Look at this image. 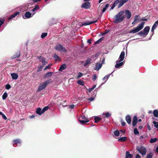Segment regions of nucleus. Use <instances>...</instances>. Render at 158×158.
I'll use <instances>...</instances> for the list:
<instances>
[{
    "label": "nucleus",
    "mask_w": 158,
    "mask_h": 158,
    "mask_svg": "<svg viewBox=\"0 0 158 158\" xmlns=\"http://www.w3.org/2000/svg\"><path fill=\"white\" fill-rule=\"evenodd\" d=\"M125 53L124 51L121 52L118 59L116 61V64L115 66L116 68H118L123 64L124 62L122 61L124 60L125 57Z\"/></svg>",
    "instance_id": "f257e3e1"
},
{
    "label": "nucleus",
    "mask_w": 158,
    "mask_h": 158,
    "mask_svg": "<svg viewBox=\"0 0 158 158\" xmlns=\"http://www.w3.org/2000/svg\"><path fill=\"white\" fill-rule=\"evenodd\" d=\"M124 13L123 11H120L118 14L115 15L114 19V22L115 23H118L123 20L125 16L123 15Z\"/></svg>",
    "instance_id": "f03ea898"
},
{
    "label": "nucleus",
    "mask_w": 158,
    "mask_h": 158,
    "mask_svg": "<svg viewBox=\"0 0 158 158\" xmlns=\"http://www.w3.org/2000/svg\"><path fill=\"white\" fill-rule=\"evenodd\" d=\"M145 23L144 22H142L141 24H139L137 27L135 29L131 30L129 31L130 33H135L137 32H139V31L142 29Z\"/></svg>",
    "instance_id": "7ed1b4c3"
},
{
    "label": "nucleus",
    "mask_w": 158,
    "mask_h": 158,
    "mask_svg": "<svg viewBox=\"0 0 158 158\" xmlns=\"http://www.w3.org/2000/svg\"><path fill=\"white\" fill-rule=\"evenodd\" d=\"M136 150L143 156L145 155L146 154L147 152L146 149L145 147L143 146L140 147H137Z\"/></svg>",
    "instance_id": "20e7f679"
},
{
    "label": "nucleus",
    "mask_w": 158,
    "mask_h": 158,
    "mask_svg": "<svg viewBox=\"0 0 158 158\" xmlns=\"http://www.w3.org/2000/svg\"><path fill=\"white\" fill-rule=\"evenodd\" d=\"M51 82V79H49L48 81H45L40 85L38 89V91H40L44 89L45 88L47 85H48L50 82Z\"/></svg>",
    "instance_id": "39448f33"
},
{
    "label": "nucleus",
    "mask_w": 158,
    "mask_h": 158,
    "mask_svg": "<svg viewBox=\"0 0 158 158\" xmlns=\"http://www.w3.org/2000/svg\"><path fill=\"white\" fill-rule=\"evenodd\" d=\"M55 49L58 51H62L63 52H66V50L65 48L60 44H58L55 47Z\"/></svg>",
    "instance_id": "423d86ee"
},
{
    "label": "nucleus",
    "mask_w": 158,
    "mask_h": 158,
    "mask_svg": "<svg viewBox=\"0 0 158 158\" xmlns=\"http://www.w3.org/2000/svg\"><path fill=\"white\" fill-rule=\"evenodd\" d=\"M90 3L87 2L83 4L81 6V7L85 9H88L90 8Z\"/></svg>",
    "instance_id": "0eeeda50"
},
{
    "label": "nucleus",
    "mask_w": 158,
    "mask_h": 158,
    "mask_svg": "<svg viewBox=\"0 0 158 158\" xmlns=\"http://www.w3.org/2000/svg\"><path fill=\"white\" fill-rule=\"evenodd\" d=\"M97 20H96L94 21H88L85 22V23H82L81 25V26H86L89 25L94 23H96L97 22Z\"/></svg>",
    "instance_id": "6e6552de"
},
{
    "label": "nucleus",
    "mask_w": 158,
    "mask_h": 158,
    "mask_svg": "<svg viewBox=\"0 0 158 158\" xmlns=\"http://www.w3.org/2000/svg\"><path fill=\"white\" fill-rule=\"evenodd\" d=\"M33 16L31 15V13L29 12H27L25 14L24 16H23V17L24 19L26 18H29Z\"/></svg>",
    "instance_id": "1a4fd4ad"
},
{
    "label": "nucleus",
    "mask_w": 158,
    "mask_h": 158,
    "mask_svg": "<svg viewBox=\"0 0 158 158\" xmlns=\"http://www.w3.org/2000/svg\"><path fill=\"white\" fill-rule=\"evenodd\" d=\"M149 30L150 27L149 26L146 27L144 28L143 31L144 33L145 37L148 34Z\"/></svg>",
    "instance_id": "9d476101"
},
{
    "label": "nucleus",
    "mask_w": 158,
    "mask_h": 158,
    "mask_svg": "<svg viewBox=\"0 0 158 158\" xmlns=\"http://www.w3.org/2000/svg\"><path fill=\"white\" fill-rule=\"evenodd\" d=\"M82 119L84 118V120H80V123L82 124H84L86 123L89 121V120L87 118H86L85 116H81Z\"/></svg>",
    "instance_id": "9b49d317"
},
{
    "label": "nucleus",
    "mask_w": 158,
    "mask_h": 158,
    "mask_svg": "<svg viewBox=\"0 0 158 158\" xmlns=\"http://www.w3.org/2000/svg\"><path fill=\"white\" fill-rule=\"evenodd\" d=\"M114 71L112 72L111 73L106 75L102 78V80L105 81V82L104 83H102L101 85L104 84L107 81L108 78L114 72Z\"/></svg>",
    "instance_id": "f8f14e48"
},
{
    "label": "nucleus",
    "mask_w": 158,
    "mask_h": 158,
    "mask_svg": "<svg viewBox=\"0 0 158 158\" xmlns=\"http://www.w3.org/2000/svg\"><path fill=\"white\" fill-rule=\"evenodd\" d=\"M126 16L128 19H129L131 16V13L129 10H126L125 11Z\"/></svg>",
    "instance_id": "ddd939ff"
},
{
    "label": "nucleus",
    "mask_w": 158,
    "mask_h": 158,
    "mask_svg": "<svg viewBox=\"0 0 158 158\" xmlns=\"http://www.w3.org/2000/svg\"><path fill=\"white\" fill-rule=\"evenodd\" d=\"M39 60L42 62V64L43 65H45L47 62L45 60V59L42 56H40L38 57Z\"/></svg>",
    "instance_id": "4468645a"
},
{
    "label": "nucleus",
    "mask_w": 158,
    "mask_h": 158,
    "mask_svg": "<svg viewBox=\"0 0 158 158\" xmlns=\"http://www.w3.org/2000/svg\"><path fill=\"white\" fill-rule=\"evenodd\" d=\"M137 122V118L136 116H134L133 118V120L132 121V126L133 127L135 126Z\"/></svg>",
    "instance_id": "2eb2a0df"
},
{
    "label": "nucleus",
    "mask_w": 158,
    "mask_h": 158,
    "mask_svg": "<svg viewBox=\"0 0 158 158\" xmlns=\"http://www.w3.org/2000/svg\"><path fill=\"white\" fill-rule=\"evenodd\" d=\"M126 120L129 124L131 122V117L130 115H127L126 117Z\"/></svg>",
    "instance_id": "dca6fc26"
},
{
    "label": "nucleus",
    "mask_w": 158,
    "mask_h": 158,
    "mask_svg": "<svg viewBox=\"0 0 158 158\" xmlns=\"http://www.w3.org/2000/svg\"><path fill=\"white\" fill-rule=\"evenodd\" d=\"M10 75L13 79L16 80L18 77V75L16 73H11Z\"/></svg>",
    "instance_id": "f3484780"
},
{
    "label": "nucleus",
    "mask_w": 158,
    "mask_h": 158,
    "mask_svg": "<svg viewBox=\"0 0 158 158\" xmlns=\"http://www.w3.org/2000/svg\"><path fill=\"white\" fill-rule=\"evenodd\" d=\"M127 140L126 137H123L120 138L118 139V141L121 142H124Z\"/></svg>",
    "instance_id": "a211bd4d"
},
{
    "label": "nucleus",
    "mask_w": 158,
    "mask_h": 158,
    "mask_svg": "<svg viewBox=\"0 0 158 158\" xmlns=\"http://www.w3.org/2000/svg\"><path fill=\"white\" fill-rule=\"evenodd\" d=\"M20 13L19 12H17L14 14L11 15L9 18V19H11L12 18L15 17L16 16L18 15Z\"/></svg>",
    "instance_id": "6ab92c4d"
},
{
    "label": "nucleus",
    "mask_w": 158,
    "mask_h": 158,
    "mask_svg": "<svg viewBox=\"0 0 158 158\" xmlns=\"http://www.w3.org/2000/svg\"><path fill=\"white\" fill-rule=\"evenodd\" d=\"M20 13L19 12H17L14 14L11 15L9 18V19H11L12 18L15 17L16 16L18 15Z\"/></svg>",
    "instance_id": "aec40b11"
},
{
    "label": "nucleus",
    "mask_w": 158,
    "mask_h": 158,
    "mask_svg": "<svg viewBox=\"0 0 158 158\" xmlns=\"http://www.w3.org/2000/svg\"><path fill=\"white\" fill-rule=\"evenodd\" d=\"M66 68V65L65 64H62L60 67L59 70L62 71Z\"/></svg>",
    "instance_id": "412c9836"
},
{
    "label": "nucleus",
    "mask_w": 158,
    "mask_h": 158,
    "mask_svg": "<svg viewBox=\"0 0 158 158\" xmlns=\"http://www.w3.org/2000/svg\"><path fill=\"white\" fill-rule=\"evenodd\" d=\"M102 66V64H97L96 65V67L94 69L95 70H96L97 71L99 70L101 68Z\"/></svg>",
    "instance_id": "4be33fe9"
},
{
    "label": "nucleus",
    "mask_w": 158,
    "mask_h": 158,
    "mask_svg": "<svg viewBox=\"0 0 158 158\" xmlns=\"http://www.w3.org/2000/svg\"><path fill=\"white\" fill-rule=\"evenodd\" d=\"M36 113L40 115H41L43 113H42V110L40 108H39L37 109L36 111Z\"/></svg>",
    "instance_id": "5701e85b"
},
{
    "label": "nucleus",
    "mask_w": 158,
    "mask_h": 158,
    "mask_svg": "<svg viewBox=\"0 0 158 158\" xmlns=\"http://www.w3.org/2000/svg\"><path fill=\"white\" fill-rule=\"evenodd\" d=\"M153 114L154 116L155 117H158V111L157 110H155L153 111Z\"/></svg>",
    "instance_id": "b1692460"
},
{
    "label": "nucleus",
    "mask_w": 158,
    "mask_h": 158,
    "mask_svg": "<svg viewBox=\"0 0 158 158\" xmlns=\"http://www.w3.org/2000/svg\"><path fill=\"white\" fill-rule=\"evenodd\" d=\"M132 156H133L132 155L130 154L129 152L127 151L126 152V157H127V158L129 157L130 158H131L132 157Z\"/></svg>",
    "instance_id": "393cba45"
},
{
    "label": "nucleus",
    "mask_w": 158,
    "mask_h": 158,
    "mask_svg": "<svg viewBox=\"0 0 158 158\" xmlns=\"http://www.w3.org/2000/svg\"><path fill=\"white\" fill-rule=\"evenodd\" d=\"M104 115V118H108L111 116V114H110L108 112H107L106 113L103 114Z\"/></svg>",
    "instance_id": "a878e982"
},
{
    "label": "nucleus",
    "mask_w": 158,
    "mask_h": 158,
    "mask_svg": "<svg viewBox=\"0 0 158 158\" xmlns=\"http://www.w3.org/2000/svg\"><path fill=\"white\" fill-rule=\"evenodd\" d=\"M54 57L56 61H59L60 60V57L57 55L56 54H54Z\"/></svg>",
    "instance_id": "bb28decb"
},
{
    "label": "nucleus",
    "mask_w": 158,
    "mask_h": 158,
    "mask_svg": "<svg viewBox=\"0 0 158 158\" xmlns=\"http://www.w3.org/2000/svg\"><path fill=\"white\" fill-rule=\"evenodd\" d=\"M94 119L95 120V123H97L100 120L101 118L99 117L95 116L94 117Z\"/></svg>",
    "instance_id": "cd10ccee"
},
{
    "label": "nucleus",
    "mask_w": 158,
    "mask_h": 158,
    "mask_svg": "<svg viewBox=\"0 0 158 158\" xmlns=\"http://www.w3.org/2000/svg\"><path fill=\"white\" fill-rule=\"evenodd\" d=\"M91 59H88L85 62L84 64V66H86L87 65H88L90 62Z\"/></svg>",
    "instance_id": "c85d7f7f"
},
{
    "label": "nucleus",
    "mask_w": 158,
    "mask_h": 158,
    "mask_svg": "<svg viewBox=\"0 0 158 158\" xmlns=\"http://www.w3.org/2000/svg\"><path fill=\"white\" fill-rule=\"evenodd\" d=\"M13 142H14V143L13 144L14 146H15V143H16V144L18 143H20L21 142V140L19 139H17L16 140H15L13 141Z\"/></svg>",
    "instance_id": "c756f323"
},
{
    "label": "nucleus",
    "mask_w": 158,
    "mask_h": 158,
    "mask_svg": "<svg viewBox=\"0 0 158 158\" xmlns=\"http://www.w3.org/2000/svg\"><path fill=\"white\" fill-rule=\"evenodd\" d=\"M109 6V4H106V5H105V6L103 8V9H102V12L103 13L105 12L106 11V9L108 8V7Z\"/></svg>",
    "instance_id": "7c9ffc66"
},
{
    "label": "nucleus",
    "mask_w": 158,
    "mask_h": 158,
    "mask_svg": "<svg viewBox=\"0 0 158 158\" xmlns=\"http://www.w3.org/2000/svg\"><path fill=\"white\" fill-rule=\"evenodd\" d=\"M114 135L115 136L117 137L119 135V132L118 130H116L114 132Z\"/></svg>",
    "instance_id": "2f4dec72"
},
{
    "label": "nucleus",
    "mask_w": 158,
    "mask_h": 158,
    "mask_svg": "<svg viewBox=\"0 0 158 158\" xmlns=\"http://www.w3.org/2000/svg\"><path fill=\"white\" fill-rule=\"evenodd\" d=\"M153 153L152 152H150L147 155L146 158H152L153 156Z\"/></svg>",
    "instance_id": "473e14b6"
},
{
    "label": "nucleus",
    "mask_w": 158,
    "mask_h": 158,
    "mask_svg": "<svg viewBox=\"0 0 158 158\" xmlns=\"http://www.w3.org/2000/svg\"><path fill=\"white\" fill-rule=\"evenodd\" d=\"M39 9V6L38 5H36L35 8L33 9L32 10V11L33 12H34L36 10H38Z\"/></svg>",
    "instance_id": "72a5a7b5"
},
{
    "label": "nucleus",
    "mask_w": 158,
    "mask_h": 158,
    "mask_svg": "<svg viewBox=\"0 0 158 158\" xmlns=\"http://www.w3.org/2000/svg\"><path fill=\"white\" fill-rule=\"evenodd\" d=\"M157 140V139L156 138H155L154 139L151 138L150 141V143H152L156 142Z\"/></svg>",
    "instance_id": "f704fd0d"
},
{
    "label": "nucleus",
    "mask_w": 158,
    "mask_h": 158,
    "mask_svg": "<svg viewBox=\"0 0 158 158\" xmlns=\"http://www.w3.org/2000/svg\"><path fill=\"white\" fill-rule=\"evenodd\" d=\"M52 73L51 72H48L46 74L45 76L46 77H48L52 75Z\"/></svg>",
    "instance_id": "c9c22d12"
},
{
    "label": "nucleus",
    "mask_w": 158,
    "mask_h": 158,
    "mask_svg": "<svg viewBox=\"0 0 158 158\" xmlns=\"http://www.w3.org/2000/svg\"><path fill=\"white\" fill-rule=\"evenodd\" d=\"M119 3L118 5V7L120 8L121 6H122L124 4V3H123L122 1L120 0V1H119Z\"/></svg>",
    "instance_id": "e433bc0d"
},
{
    "label": "nucleus",
    "mask_w": 158,
    "mask_h": 158,
    "mask_svg": "<svg viewBox=\"0 0 158 158\" xmlns=\"http://www.w3.org/2000/svg\"><path fill=\"white\" fill-rule=\"evenodd\" d=\"M0 115H1L3 118L5 119L6 120L7 118V117L4 114L2 113L1 112H0Z\"/></svg>",
    "instance_id": "4c0bfd02"
},
{
    "label": "nucleus",
    "mask_w": 158,
    "mask_h": 158,
    "mask_svg": "<svg viewBox=\"0 0 158 158\" xmlns=\"http://www.w3.org/2000/svg\"><path fill=\"white\" fill-rule=\"evenodd\" d=\"M134 134L135 135H138L139 134V132L138 131L137 128H135L134 130Z\"/></svg>",
    "instance_id": "58836bf2"
},
{
    "label": "nucleus",
    "mask_w": 158,
    "mask_h": 158,
    "mask_svg": "<svg viewBox=\"0 0 158 158\" xmlns=\"http://www.w3.org/2000/svg\"><path fill=\"white\" fill-rule=\"evenodd\" d=\"M153 124H154V126L156 128H158V122L156 121H153Z\"/></svg>",
    "instance_id": "ea45409f"
},
{
    "label": "nucleus",
    "mask_w": 158,
    "mask_h": 158,
    "mask_svg": "<svg viewBox=\"0 0 158 158\" xmlns=\"http://www.w3.org/2000/svg\"><path fill=\"white\" fill-rule=\"evenodd\" d=\"M7 93L6 92H5L2 95V98L4 100L7 98Z\"/></svg>",
    "instance_id": "a19ab883"
},
{
    "label": "nucleus",
    "mask_w": 158,
    "mask_h": 158,
    "mask_svg": "<svg viewBox=\"0 0 158 158\" xmlns=\"http://www.w3.org/2000/svg\"><path fill=\"white\" fill-rule=\"evenodd\" d=\"M49 109V107L48 106H46L44 107L42 109V113H43L46 111L47 110Z\"/></svg>",
    "instance_id": "79ce46f5"
},
{
    "label": "nucleus",
    "mask_w": 158,
    "mask_h": 158,
    "mask_svg": "<svg viewBox=\"0 0 158 158\" xmlns=\"http://www.w3.org/2000/svg\"><path fill=\"white\" fill-rule=\"evenodd\" d=\"M96 87V85H94L92 88H90L89 89V92H91L92 90H93Z\"/></svg>",
    "instance_id": "37998d69"
},
{
    "label": "nucleus",
    "mask_w": 158,
    "mask_h": 158,
    "mask_svg": "<svg viewBox=\"0 0 158 158\" xmlns=\"http://www.w3.org/2000/svg\"><path fill=\"white\" fill-rule=\"evenodd\" d=\"M158 25V20L152 26L156 28Z\"/></svg>",
    "instance_id": "c03bdc74"
},
{
    "label": "nucleus",
    "mask_w": 158,
    "mask_h": 158,
    "mask_svg": "<svg viewBox=\"0 0 158 158\" xmlns=\"http://www.w3.org/2000/svg\"><path fill=\"white\" fill-rule=\"evenodd\" d=\"M119 2V0H116L114 2V3H113V4L114 5H114L115 6H116L118 3Z\"/></svg>",
    "instance_id": "a18cd8bd"
},
{
    "label": "nucleus",
    "mask_w": 158,
    "mask_h": 158,
    "mask_svg": "<svg viewBox=\"0 0 158 158\" xmlns=\"http://www.w3.org/2000/svg\"><path fill=\"white\" fill-rule=\"evenodd\" d=\"M138 35H140L141 36H143L144 35H144V33L143 32V31H140L138 33Z\"/></svg>",
    "instance_id": "49530a36"
},
{
    "label": "nucleus",
    "mask_w": 158,
    "mask_h": 158,
    "mask_svg": "<svg viewBox=\"0 0 158 158\" xmlns=\"http://www.w3.org/2000/svg\"><path fill=\"white\" fill-rule=\"evenodd\" d=\"M10 87L11 86L9 84H6V85L5 88L6 89H9L10 88Z\"/></svg>",
    "instance_id": "de8ad7c7"
},
{
    "label": "nucleus",
    "mask_w": 158,
    "mask_h": 158,
    "mask_svg": "<svg viewBox=\"0 0 158 158\" xmlns=\"http://www.w3.org/2000/svg\"><path fill=\"white\" fill-rule=\"evenodd\" d=\"M47 33H42L41 35V37L42 38H44L46 36H47Z\"/></svg>",
    "instance_id": "09e8293b"
},
{
    "label": "nucleus",
    "mask_w": 158,
    "mask_h": 158,
    "mask_svg": "<svg viewBox=\"0 0 158 158\" xmlns=\"http://www.w3.org/2000/svg\"><path fill=\"white\" fill-rule=\"evenodd\" d=\"M97 78V75L96 74H94L93 77L92 78V80L94 81L96 80Z\"/></svg>",
    "instance_id": "8fccbe9b"
},
{
    "label": "nucleus",
    "mask_w": 158,
    "mask_h": 158,
    "mask_svg": "<svg viewBox=\"0 0 158 158\" xmlns=\"http://www.w3.org/2000/svg\"><path fill=\"white\" fill-rule=\"evenodd\" d=\"M4 22V19H2V20H1L0 19V25H2V24Z\"/></svg>",
    "instance_id": "3c124183"
},
{
    "label": "nucleus",
    "mask_w": 158,
    "mask_h": 158,
    "mask_svg": "<svg viewBox=\"0 0 158 158\" xmlns=\"http://www.w3.org/2000/svg\"><path fill=\"white\" fill-rule=\"evenodd\" d=\"M155 29H156L155 27L153 26L152 27L151 31L152 32V35L153 34V33H154V31Z\"/></svg>",
    "instance_id": "603ef678"
},
{
    "label": "nucleus",
    "mask_w": 158,
    "mask_h": 158,
    "mask_svg": "<svg viewBox=\"0 0 158 158\" xmlns=\"http://www.w3.org/2000/svg\"><path fill=\"white\" fill-rule=\"evenodd\" d=\"M139 17V15H135L134 17V20L136 21V20H138V18Z\"/></svg>",
    "instance_id": "864d4df0"
},
{
    "label": "nucleus",
    "mask_w": 158,
    "mask_h": 158,
    "mask_svg": "<svg viewBox=\"0 0 158 158\" xmlns=\"http://www.w3.org/2000/svg\"><path fill=\"white\" fill-rule=\"evenodd\" d=\"M94 99V97H91L88 99V100L91 102L93 101Z\"/></svg>",
    "instance_id": "5fc2aeb1"
},
{
    "label": "nucleus",
    "mask_w": 158,
    "mask_h": 158,
    "mask_svg": "<svg viewBox=\"0 0 158 158\" xmlns=\"http://www.w3.org/2000/svg\"><path fill=\"white\" fill-rule=\"evenodd\" d=\"M80 85L84 86V82L83 81L80 80Z\"/></svg>",
    "instance_id": "6e6d98bb"
},
{
    "label": "nucleus",
    "mask_w": 158,
    "mask_h": 158,
    "mask_svg": "<svg viewBox=\"0 0 158 158\" xmlns=\"http://www.w3.org/2000/svg\"><path fill=\"white\" fill-rule=\"evenodd\" d=\"M74 107V105H72L70 106L69 107V108L70 109H73Z\"/></svg>",
    "instance_id": "4d7b16f0"
},
{
    "label": "nucleus",
    "mask_w": 158,
    "mask_h": 158,
    "mask_svg": "<svg viewBox=\"0 0 158 158\" xmlns=\"http://www.w3.org/2000/svg\"><path fill=\"white\" fill-rule=\"evenodd\" d=\"M147 128L148 130L150 131L151 130V127L149 125H148V124L147 125Z\"/></svg>",
    "instance_id": "13d9d810"
},
{
    "label": "nucleus",
    "mask_w": 158,
    "mask_h": 158,
    "mask_svg": "<svg viewBox=\"0 0 158 158\" xmlns=\"http://www.w3.org/2000/svg\"><path fill=\"white\" fill-rule=\"evenodd\" d=\"M141 156L139 154H137L135 156V158H141Z\"/></svg>",
    "instance_id": "bf43d9fd"
},
{
    "label": "nucleus",
    "mask_w": 158,
    "mask_h": 158,
    "mask_svg": "<svg viewBox=\"0 0 158 158\" xmlns=\"http://www.w3.org/2000/svg\"><path fill=\"white\" fill-rule=\"evenodd\" d=\"M115 6L113 4L111 6V7L110 9V10H113Z\"/></svg>",
    "instance_id": "052dcab7"
},
{
    "label": "nucleus",
    "mask_w": 158,
    "mask_h": 158,
    "mask_svg": "<svg viewBox=\"0 0 158 158\" xmlns=\"http://www.w3.org/2000/svg\"><path fill=\"white\" fill-rule=\"evenodd\" d=\"M125 122L123 121L121 122V124L123 126H124L125 125Z\"/></svg>",
    "instance_id": "680f3d73"
},
{
    "label": "nucleus",
    "mask_w": 158,
    "mask_h": 158,
    "mask_svg": "<svg viewBox=\"0 0 158 158\" xmlns=\"http://www.w3.org/2000/svg\"><path fill=\"white\" fill-rule=\"evenodd\" d=\"M43 68V66H40L39 68V69L38 70V71L39 72V71H40V70H41V69H42Z\"/></svg>",
    "instance_id": "e2e57ef3"
},
{
    "label": "nucleus",
    "mask_w": 158,
    "mask_h": 158,
    "mask_svg": "<svg viewBox=\"0 0 158 158\" xmlns=\"http://www.w3.org/2000/svg\"><path fill=\"white\" fill-rule=\"evenodd\" d=\"M122 2H123V3H125L126 2H127L128 0H121Z\"/></svg>",
    "instance_id": "0e129e2a"
},
{
    "label": "nucleus",
    "mask_w": 158,
    "mask_h": 158,
    "mask_svg": "<svg viewBox=\"0 0 158 158\" xmlns=\"http://www.w3.org/2000/svg\"><path fill=\"white\" fill-rule=\"evenodd\" d=\"M49 68V66H46V67L44 69V70H46V69Z\"/></svg>",
    "instance_id": "69168bd1"
},
{
    "label": "nucleus",
    "mask_w": 158,
    "mask_h": 158,
    "mask_svg": "<svg viewBox=\"0 0 158 158\" xmlns=\"http://www.w3.org/2000/svg\"><path fill=\"white\" fill-rule=\"evenodd\" d=\"M91 40H90V39L89 40L87 41V43H89V44H91Z\"/></svg>",
    "instance_id": "338daca9"
},
{
    "label": "nucleus",
    "mask_w": 158,
    "mask_h": 158,
    "mask_svg": "<svg viewBox=\"0 0 158 158\" xmlns=\"http://www.w3.org/2000/svg\"><path fill=\"white\" fill-rule=\"evenodd\" d=\"M156 151L158 153V146H157L156 148Z\"/></svg>",
    "instance_id": "774afa93"
}]
</instances>
